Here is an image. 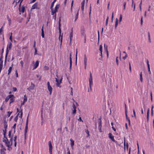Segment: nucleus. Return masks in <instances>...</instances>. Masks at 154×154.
Here are the masks:
<instances>
[{"instance_id": "f257e3e1", "label": "nucleus", "mask_w": 154, "mask_h": 154, "mask_svg": "<svg viewBox=\"0 0 154 154\" xmlns=\"http://www.w3.org/2000/svg\"><path fill=\"white\" fill-rule=\"evenodd\" d=\"M3 141L5 143L6 146L8 148H10L12 145L13 143L10 142L8 139L7 137L3 138Z\"/></svg>"}, {"instance_id": "f03ea898", "label": "nucleus", "mask_w": 154, "mask_h": 154, "mask_svg": "<svg viewBox=\"0 0 154 154\" xmlns=\"http://www.w3.org/2000/svg\"><path fill=\"white\" fill-rule=\"evenodd\" d=\"M60 19L59 20V32L60 33V35H59V40L60 41V42H61L60 45H61L62 44V41L63 35H62L61 36V37H60L61 31V29H60V26H61V25L60 24Z\"/></svg>"}, {"instance_id": "7ed1b4c3", "label": "nucleus", "mask_w": 154, "mask_h": 154, "mask_svg": "<svg viewBox=\"0 0 154 154\" xmlns=\"http://www.w3.org/2000/svg\"><path fill=\"white\" fill-rule=\"evenodd\" d=\"M93 79H92V74L91 72L90 73V78L89 79V88L90 89L91 91H92V88H91V86L93 85V81H92Z\"/></svg>"}, {"instance_id": "20e7f679", "label": "nucleus", "mask_w": 154, "mask_h": 154, "mask_svg": "<svg viewBox=\"0 0 154 154\" xmlns=\"http://www.w3.org/2000/svg\"><path fill=\"white\" fill-rule=\"evenodd\" d=\"M85 30L84 28H82L81 30V33L82 36L84 37L85 38V43L86 39V36L85 34Z\"/></svg>"}, {"instance_id": "39448f33", "label": "nucleus", "mask_w": 154, "mask_h": 154, "mask_svg": "<svg viewBox=\"0 0 154 154\" xmlns=\"http://www.w3.org/2000/svg\"><path fill=\"white\" fill-rule=\"evenodd\" d=\"M47 88L50 92V94L51 95L52 93L53 88L51 87V86L50 85V82H47Z\"/></svg>"}, {"instance_id": "423d86ee", "label": "nucleus", "mask_w": 154, "mask_h": 154, "mask_svg": "<svg viewBox=\"0 0 154 154\" xmlns=\"http://www.w3.org/2000/svg\"><path fill=\"white\" fill-rule=\"evenodd\" d=\"M48 146L49 147V152L50 154H52V146L51 141L48 142Z\"/></svg>"}, {"instance_id": "0eeeda50", "label": "nucleus", "mask_w": 154, "mask_h": 154, "mask_svg": "<svg viewBox=\"0 0 154 154\" xmlns=\"http://www.w3.org/2000/svg\"><path fill=\"white\" fill-rule=\"evenodd\" d=\"M109 137L113 142L115 143L117 142L114 139V137L112 135L111 133H109Z\"/></svg>"}, {"instance_id": "6e6552de", "label": "nucleus", "mask_w": 154, "mask_h": 154, "mask_svg": "<svg viewBox=\"0 0 154 154\" xmlns=\"http://www.w3.org/2000/svg\"><path fill=\"white\" fill-rule=\"evenodd\" d=\"M14 97V95H9L6 98L5 100V101L6 102H7L9 100L11 97Z\"/></svg>"}, {"instance_id": "1a4fd4ad", "label": "nucleus", "mask_w": 154, "mask_h": 154, "mask_svg": "<svg viewBox=\"0 0 154 154\" xmlns=\"http://www.w3.org/2000/svg\"><path fill=\"white\" fill-rule=\"evenodd\" d=\"M70 140L71 141L70 145L71 148L72 149H73V146L74 145V141L71 138L70 139Z\"/></svg>"}, {"instance_id": "9d476101", "label": "nucleus", "mask_w": 154, "mask_h": 154, "mask_svg": "<svg viewBox=\"0 0 154 154\" xmlns=\"http://www.w3.org/2000/svg\"><path fill=\"white\" fill-rule=\"evenodd\" d=\"M9 51V50H8V46H7V49H6V54H5V60L7 59L8 55V53Z\"/></svg>"}, {"instance_id": "9b49d317", "label": "nucleus", "mask_w": 154, "mask_h": 154, "mask_svg": "<svg viewBox=\"0 0 154 154\" xmlns=\"http://www.w3.org/2000/svg\"><path fill=\"white\" fill-rule=\"evenodd\" d=\"M37 8V3H35L32 7L31 10Z\"/></svg>"}, {"instance_id": "f8f14e48", "label": "nucleus", "mask_w": 154, "mask_h": 154, "mask_svg": "<svg viewBox=\"0 0 154 154\" xmlns=\"http://www.w3.org/2000/svg\"><path fill=\"white\" fill-rule=\"evenodd\" d=\"M39 64V61L38 60L36 61V63L34 65V69H35L38 66Z\"/></svg>"}, {"instance_id": "ddd939ff", "label": "nucleus", "mask_w": 154, "mask_h": 154, "mask_svg": "<svg viewBox=\"0 0 154 154\" xmlns=\"http://www.w3.org/2000/svg\"><path fill=\"white\" fill-rule=\"evenodd\" d=\"M55 79H56V82H57V83H56L57 86L58 87H60V85L61 83H60V82L59 81L57 78H56Z\"/></svg>"}, {"instance_id": "4468645a", "label": "nucleus", "mask_w": 154, "mask_h": 154, "mask_svg": "<svg viewBox=\"0 0 154 154\" xmlns=\"http://www.w3.org/2000/svg\"><path fill=\"white\" fill-rule=\"evenodd\" d=\"M13 66V64H12L11 66L9 67V68L8 69V75H9L11 73Z\"/></svg>"}, {"instance_id": "2eb2a0df", "label": "nucleus", "mask_w": 154, "mask_h": 154, "mask_svg": "<svg viewBox=\"0 0 154 154\" xmlns=\"http://www.w3.org/2000/svg\"><path fill=\"white\" fill-rule=\"evenodd\" d=\"M59 4L57 5L54 8V12H56L57 11V10L59 8Z\"/></svg>"}, {"instance_id": "dca6fc26", "label": "nucleus", "mask_w": 154, "mask_h": 154, "mask_svg": "<svg viewBox=\"0 0 154 154\" xmlns=\"http://www.w3.org/2000/svg\"><path fill=\"white\" fill-rule=\"evenodd\" d=\"M44 25H43L42 28L41 29V35L42 37L44 38Z\"/></svg>"}, {"instance_id": "f3484780", "label": "nucleus", "mask_w": 154, "mask_h": 154, "mask_svg": "<svg viewBox=\"0 0 154 154\" xmlns=\"http://www.w3.org/2000/svg\"><path fill=\"white\" fill-rule=\"evenodd\" d=\"M6 150V149L3 148L1 149L0 150V153L1 154H5V151Z\"/></svg>"}, {"instance_id": "a211bd4d", "label": "nucleus", "mask_w": 154, "mask_h": 154, "mask_svg": "<svg viewBox=\"0 0 154 154\" xmlns=\"http://www.w3.org/2000/svg\"><path fill=\"white\" fill-rule=\"evenodd\" d=\"M3 135H4V138H3L7 137L6 136L7 129H4L3 130Z\"/></svg>"}, {"instance_id": "6ab92c4d", "label": "nucleus", "mask_w": 154, "mask_h": 154, "mask_svg": "<svg viewBox=\"0 0 154 154\" xmlns=\"http://www.w3.org/2000/svg\"><path fill=\"white\" fill-rule=\"evenodd\" d=\"M35 85L32 83V82L31 83V85L30 87L32 90H34L35 88Z\"/></svg>"}, {"instance_id": "aec40b11", "label": "nucleus", "mask_w": 154, "mask_h": 154, "mask_svg": "<svg viewBox=\"0 0 154 154\" xmlns=\"http://www.w3.org/2000/svg\"><path fill=\"white\" fill-rule=\"evenodd\" d=\"M149 109L148 108L147 109V120L148 121L149 120Z\"/></svg>"}, {"instance_id": "412c9836", "label": "nucleus", "mask_w": 154, "mask_h": 154, "mask_svg": "<svg viewBox=\"0 0 154 154\" xmlns=\"http://www.w3.org/2000/svg\"><path fill=\"white\" fill-rule=\"evenodd\" d=\"M72 37H73V35H72V29H71V32L70 33V35H69V37H70V42H71V39H72Z\"/></svg>"}, {"instance_id": "4be33fe9", "label": "nucleus", "mask_w": 154, "mask_h": 154, "mask_svg": "<svg viewBox=\"0 0 154 154\" xmlns=\"http://www.w3.org/2000/svg\"><path fill=\"white\" fill-rule=\"evenodd\" d=\"M14 97H12L10 99V104L11 103H12L13 102H14Z\"/></svg>"}, {"instance_id": "5701e85b", "label": "nucleus", "mask_w": 154, "mask_h": 154, "mask_svg": "<svg viewBox=\"0 0 154 154\" xmlns=\"http://www.w3.org/2000/svg\"><path fill=\"white\" fill-rule=\"evenodd\" d=\"M56 1H57V0H54V1L52 2V3L51 4V10H52V8L54 6V3Z\"/></svg>"}, {"instance_id": "b1692460", "label": "nucleus", "mask_w": 154, "mask_h": 154, "mask_svg": "<svg viewBox=\"0 0 154 154\" xmlns=\"http://www.w3.org/2000/svg\"><path fill=\"white\" fill-rule=\"evenodd\" d=\"M3 60H0V69H2L3 67Z\"/></svg>"}, {"instance_id": "393cba45", "label": "nucleus", "mask_w": 154, "mask_h": 154, "mask_svg": "<svg viewBox=\"0 0 154 154\" xmlns=\"http://www.w3.org/2000/svg\"><path fill=\"white\" fill-rule=\"evenodd\" d=\"M118 20L117 18L116 19V23L115 26V28L116 29V27H117V26L118 24Z\"/></svg>"}, {"instance_id": "a878e982", "label": "nucleus", "mask_w": 154, "mask_h": 154, "mask_svg": "<svg viewBox=\"0 0 154 154\" xmlns=\"http://www.w3.org/2000/svg\"><path fill=\"white\" fill-rule=\"evenodd\" d=\"M98 128H101L102 127V122L100 120L98 122Z\"/></svg>"}, {"instance_id": "bb28decb", "label": "nucleus", "mask_w": 154, "mask_h": 154, "mask_svg": "<svg viewBox=\"0 0 154 154\" xmlns=\"http://www.w3.org/2000/svg\"><path fill=\"white\" fill-rule=\"evenodd\" d=\"M85 131L87 134V137H90V135L89 134V131L88 130H85Z\"/></svg>"}, {"instance_id": "cd10ccee", "label": "nucleus", "mask_w": 154, "mask_h": 154, "mask_svg": "<svg viewBox=\"0 0 154 154\" xmlns=\"http://www.w3.org/2000/svg\"><path fill=\"white\" fill-rule=\"evenodd\" d=\"M12 44L11 42H10L9 44H8L7 46L8 45V50H10L11 48Z\"/></svg>"}, {"instance_id": "c85d7f7f", "label": "nucleus", "mask_w": 154, "mask_h": 154, "mask_svg": "<svg viewBox=\"0 0 154 154\" xmlns=\"http://www.w3.org/2000/svg\"><path fill=\"white\" fill-rule=\"evenodd\" d=\"M87 58L86 57V55L85 54V57H84V64H87Z\"/></svg>"}, {"instance_id": "c756f323", "label": "nucleus", "mask_w": 154, "mask_h": 154, "mask_svg": "<svg viewBox=\"0 0 154 154\" xmlns=\"http://www.w3.org/2000/svg\"><path fill=\"white\" fill-rule=\"evenodd\" d=\"M140 80L141 82L143 81L142 73L141 72L140 74Z\"/></svg>"}, {"instance_id": "7c9ffc66", "label": "nucleus", "mask_w": 154, "mask_h": 154, "mask_svg": "<svg viewBox=\"0 0 154 154\" xmlns=\"http://www.w3.org/2000/svg\"><path fill=\"white\" fill-rule=\"evenodd\" d=\"M28 128V125H26L25 129L24 132L25 133H27Z\"/></svg>"}, {"instance_id": "2f4dec72", "label": "nucleus", "mask_w": 154, "mask_h": 154, "mask_svg": "<svg viewBox=\"0 0 154 154\" xmlns=\"http://www.w3.org/2000/svg\"><path fill=\"white\" fill-rule=\"evenodd\" d=\"M12 111H8L7 113V116L8 117H9L12 113Z\"/></svg>"}, {"instance_id": "473e14b6", "label": "nucleus", "mask_w": 154, "mask_h": 154, "mask_svg": "<svg viewBox=\"0 0 154 154\" xmlns=\"http://www.w3.org/2000/svg\"><path fill=\"white\" fill-rule=\"evenodd\" d=\"M99 50L100 51V53H102V45H100Z\"/></svg>"}, {"instance_id": "72a5a7b5", "label": "nucleus", "mask_w": 154, "mask_h": 154, "mask_svg": "<svg viewBox=\"0 0 154 154\" xmlns=\"http://www.w3.org/2000/svg\"><path fill=\"white\" fill-rule=\"evenodd\" d=\"M104 49L105 51H106V52H107V45H106L105 44L104 45Z\"/></svg>"}, {"instance_id": "f704fd0d", "label": "nucleus", "mask_w": 154, "mask_h": 154, "mask_svg": "<svg viewBox=\"0 0 154 154\" xmlns=\"http://www.w3.org/2000/svg\"><path fill=\"white\" fill-rule=\"evenodd\" d=\"M25 11V7L24 6H23L22 7L21 11L22 13H24Z\"/></svg>"}, {"instance_id": "c9c22d12", "label": "nucleus", "mask_w": 154, "mask_h": 154, "mask_svg": "<svg viewBox=\"0 0 154 154\" xmlns=\"http://www.w3.org/2000/svg\"><path fill=\"white\" fill-rule=\"evenodd\" d=\"M122 15L121 14L120 15L119 20V22L120 23L121 22V21H122Z\"/></svg>"}, {"instance_id": "e433bc0d", "label": "nucleus", "mask_w": 154, "mask_h": 154, "mask_svg": "<svg viewBox=\"0 0 154 154\" xmlns=\"http://www.w3.org/2000/svg\"><path fill=\"white\" fill-rule=\"evenodd\" d=\"M133 113H134V117L135 118V119H136V114H135V110L134 109H133Z\"/></svg>"}, {"instance_id": "4c0bfd02", "label": "nucleus", "mask_w": 154, "mask_h": 154, "mask_svg": "<svg viewBox=\"0 0 154 154\" xmlns=\"http://www.w3.org/2000/svg\"><path fill=\"white\" fill-rule=\"evenodd\" d=\"M11 131H9V133H8V136L9 137H11Z\"/></svg>"}, {"instance_id": "58836bf2", "label": "nucleus", "mask_w": 154, "mask_h": 154, "mask_svg": "<svg viewBox=\"0 0 154 154\" xmlns=\"http://www.w3.org/2000/svg\"><path fill=\"white\" fill-rule=\"evenodd\" d=\"M51 15H54L55 14H54V13L55 14L56 13V12H54V11L53 10V8H52V10H51Z\"/></svg>"}, {"instance_id": "ea45409f", "label": "nucleus", "mask_w": 154, "mask_h": 154, "mask_svg": "<svg viewBox=\"0 0 154 154\" xmlns=\"http://www.w3.org/2000/svg\"><path fill=\"white\" fill-rule=\"evenodd\" d=\"M142 1L141 0V2L140 4V5H139V8H140V11H141V5H142Z\"/></svg>"}, {"instance_id": "a19ab883", "label": "nucleus", "mask_w": 154, "mask_h": 154, "mask_svg": "<svg viewBox=\"0 0 154 154\" xmlns=\"http://www.w3.org/2000/svg\"><path fill=\"white\" fill-rule=\"evenodd\" d=\"M20 112L21 114H20V116H19V117L21 118L22 117V115H23L22 109H21Z\"/></svg>"}, {"instance_id": "79ce46f5", "label": "nucleus", "mask_w": 154, "mask_h": 154, "mask_svg": "<svg viewBox=\"0 0 154 154\" xmlns=\"http://www.w3.org/2000/svg\"><path fill=\"white\" fill-rule=\"evenodd\" d=\"M19 112L18 113V114L17 116L14 118V120L15 121H17V119H18V118H17V116H18V115L19 114Z\"/></svg>"}, {"instance_id": "37998d69", "label": "nucleus", "mask_w": 154, "mask_h": 154, "mask_svg": "<svg viewBox=\"0 0 154 154\" xmlns=\"http://www.w3.org/2000/svg\"><path fill=\"white\" fill-rule=\"evenodd\" d=\"M118 57H116V61L117 65V66H118L119 65L118 60Z\"/></svg>"}, {"instance_id": "c03bdc74", "label": "nucleus", "mask_w": 154, "mask_h": 154, "mask_svg": "<svg viewBox=\"0 0 154 154\" xmlns=\"http://www.w3.org/2000/svg\"><path fill=\"white\" fill-rule=\"evenodd\" d=\"M146 63L147 66V67H150L149 64V61L148 60H146Z\"/></svg>"}, {"instance_id": "a18cd8bd", "label": "nucleus", "mask_w": 154, "mask_h": 154, "mask_svg": "<svg viewBox=\"0 0 154 154\" xmlns=\"http://www.w3.org/2000/svg\"><path fill=\"white\" fill-rule=\"evenodd\" d=\"M12 33L11 32V35H10V37H9V39L11 41V42H12Z\"/></svg>"}, {"instance_id": "49530a36", "label": "nucleus", "mask_w": 154, "mask_h": 154, "mask_svg": "<svg viewBox=\"0 0 154 154\" xmlns=\"http://www.w3.org/2000/svg\"><path fill=\"white\" fill-rule=\"evenodd\" d=\"M53 18L55 20L56 19V14H55L53 16Z\"/></svg>"}, {"instance_id": "de8ad7c7", "label": "nucleus", "mask_w": 154, "mask_h": 154, "mask_svg": "<svg viewBox=\"0 0 154 154\" xmlns=\"http://www.w3.org/2000/svg\"><path fill=\"white\" fill-rule=\"evenodd\" d=\"M16 123H15V124H14V125L12 127V128H13L14 129V132H15V129L16 128Z\"/></svg>"}, {"instance_id": "09e8293b", "label": "nucleus", "mask_w": 154, "mask_h": 154, "mask_svg": "<svg viewBox=\"0 0 154 154\" xmlns=\"http://www.w3.org/2000/svg\"><path fill=\"white\" fill-rule=\"evenodd\" d=\"M13 91L14 92H15L17 91V88L15 87H13Z\"/></svg>"}, {"instance_id": "8fccbe9b", "label": "nucleus", "mask_w": 154, "mask_h": 154, "mask_svg": "<svg viewBox=\"0 0 154 154\" xmlns=\"http://www.w3.org/2000/svg\"><path fill=\"white\" fill-rule=\"evenodd\" d=\"M143 17L142 16L141 17V20H140L141 24V25H142V24H143Z\"/></svg>"}, {"instance_id": "3c124183", "label": "nucleus", "mask_w": 154, "mask_h": 154, "mask_svg": "<svg viewBox=\"0 0 154 154\" xmlns=\"http://www.w3.org/2000/svg\"><path fill=\"white\" fill-rule=\"evenodd\" d=\"M77 49H76V54H75V56H76V63L77 60Z\"/></svg>"}, {"instance_id": "603ef678", "label": "nucleus", "mask_w": 154, "mask_h": 154, "mask_svg": "<svg viewBox=\"0 0 154 154\" xmlns=\"http://www.w3.org/2000/svg\"><path fill=\"white\" fill-rule=\"evenodd\" d=\"M126 5V2H124V5H123V7H124L123 9L124 10H125V9Z\"/></svg>"}, {"instance_id": "864d4df0", "label": "nucleus", "mask_w": 154, "mask_h": 154, "mask_svg": "<svg viewBox=\"0 0 154 154\" xmlns=\"http://www.w3.org/2000/svg\"><path fill=\"white\" fill-rule=\"evenodd\" d=\"M70 59H69V63H72V59L71 58V54H70Z\"/></svg>"}, {"instance_id": "5fc2aeb1", "label": "nucleus", "mask_w": 154, "mask_h": 154, "mask_svg": "<svg viewBox=\"0 0 154 154\" xmlns=\"http://www.w3.org/2000/svg\"><path fill=\"white\" fill-rule=\"evenodd\" d=\"M20 64H21V66L22 67H23V62L22 60H21V61L20 62Z\"/></svg>"}, {"instance_id": "6e6d98bb", "label": "nucleus", "mask_w": 154, "mask_h": 154, "mask_svg": "<svg viewBox=\"0 0 154 154\" xmlns=\"http://www.w3.org/2000/svg\"><path fill=\"white\" fill-rule=\"evenodd\" d=\"M148 67V72H149V74H150L151 73V72L150 71V67Z\"/></svg>"}, {"instance_id": "4d7b16f0", "label": "nucleus", "mask_w": 154, "mask_h": 154, "mask_svg": "<svg viewBox=\"0 0 154 154\" xmlns=\"http://www.w3.org/2000/svg\"><path fill=\"white\" fill-rule=\"evenodd\" d=\"M72 107L74 109H76V107L74 103H73L72 105Z\"/></svg>"}, {"instance_id": "13d9d810", "label": "nucleus", "mask_w": 154, "mask_h": 154, "mask_svg": "<svg viewBox=\"0 0 154 154\" xmlns=\"http://www.w3.org/2000/svg\"><path fill=\"white\" fill-rule=\"evenodd\" d=\"M4 125V128H5V129H6L7 128H8V125Z\"/></svg>"}, {"instance_id": "bf43d9fd", "label": "nucleus", "mask_w": 154, "mask_h": 154, "mask_svg": "<svg viewBox=\"0 0 154 154\" xmlns=\"http://www.w3.org/2000/svg\"><path fill=\"white\" fill-rule=\"evenodd\" d=\"M85 2V0H84L81 3V6H82V5H83V6H84Z\"/></svg>"}, {"instance_id": "052dcab7", "label": "nucleus", "mask_w": 154, "mask_h": 154, "mask_svg": "<svg viewBox=\"0 0 154 154\" xmlns=\"http://www.w3.org/2000/svg\"><path fill=\"white\" fill-rule=\"evenodd\" d=\"M127 57V54H126L125 55V56L123 57V58L124 60H125Z\"/></svg>"}, {"instance_id": "680f3d73", "label": "nucleus", "mask_w": 154, "mask_h": 154, "mask_svg": "<svg viewBox=\"0 0 154 154\" xmlns=\"http://www.w3.org/2000/svg\"><path fill=\"white\" fill-rule=\"evenodd\" d=\"M76 112V109H74L73 110L72 113L73 114H75Z\"/></svg>"}, {"instance_id": "e2e57ef3", "label": "nucleus", "mask_w": 154, "mask_h": 154, "mask_svg": "<svg viewBox=\"0 0 154 154\" xmlns=\"http://www.w3.org/2000/svg\"><path fill=\"white\" fill-rule=\"evenodd\" d=\"M67 154H70V150L69 148H68L67 149Z\"/></svg>"}, {"instance_id": "0e129e2a", "label": "nucleus", "mask_w": 154, "mask_h": 154, "mask_svg": "<svg viewBox=\"0 0 154 154\" xmlns=\"http://www.w3.org/2000/svg\"><path fill=\"white\" fill-rule=\"evenodd\" d=\"M3 27L2 26L0 29V35L1 34V32H2L3 31Z\"/></svg>"}, {"instance_id": "69168bd1", "label": "nucleus", "mask_w": 154, "mask_h": 154, "mask_svg": "<svg viewBox=\"0 0 154 154\" xmlns=\"http://www.w3.org/2000/svg\"><path fill=\"white\" fill-rule=\"evenodd\" d=\"M35 53H34V55H36L37 54V50H36V48H35Z\"/></svg>"}, {"instance_id": "338daca9", "label": "nucleus", "mask_w": 154, "mask_h": 154, "mask_svg": "<svg viewBox=\"0 0 154 154\" xmlns=\"http://www.w3.org/2000/svg\"><path fill=\"white\" fill-rule=\"evenodd\" d=\"M10 140H9V141H10V142H12L13 137H10Z\"/></svg>"}, {"instance_id": "774afa93", "label": "nucleus", "mask_w": 154, "mask_h": 154, "mask_svg": "<svg viewBox=\"0 0 154 154\" xmlns=\"http://www.w3.org/2000/svg\"><path fill=\"white\" fill-rule=\"evenodd\" d=\"M17 136H15L14 137V141L15 142L16 141V140H17Z\"/></svg>"}]
</instances>
